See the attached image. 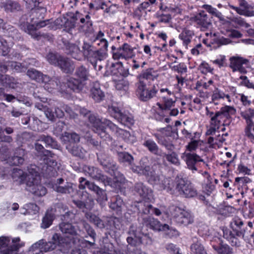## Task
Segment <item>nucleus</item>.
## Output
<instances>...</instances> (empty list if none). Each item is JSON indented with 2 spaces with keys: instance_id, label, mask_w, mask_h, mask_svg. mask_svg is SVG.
I'll return each instance as SVG.
<instances>
[{
  "instance_id": "nucleus-1",
  "label": "nucleus",
  "mask_w": 254,
  "mask_h": 254,
  "mask_svg": "<svg viewBox=\"0 0 254 254\" xmlns=\"http://www.w3.org/2000/svg\"><path fill=\"white\" fill-rule=\"evenodd\" d=\"M72 243L65 241L60 234L55 233L50 241L47 242L41 239L33 244L29 249V252L31 254H43V252H47L56 249L57 246L59 251L63 253H67L72 247Z\"/></svg>"
},
{
  "instance_id": "nucleus-2",
  "label": "nucleus",
  "mask_w": 254,
  "mask_h": 254,
  "mask_svg": "<svg viewBox=\"0 0 254 254\" xmlns=\"http://www.w3.org/2000/svg\"><path fill=\"white\" fill-rule=\"evenodd\" d=\"M235 109L229 106L222 107L220 111L215 113V116L212 117L210 121L209 128L206 131V134L213 135L218 129L223 119L229 120L231 116L236 113Z\"/></svg>"
},
{
  "instance_id": "nucleus-3",
  "label": "nucleus",
  "mask_w": 254,
  "mask_h": 254,
  "mask_svg": "<svg viewBox=\"0 0 254 254\" xmlns=\"http://www.w3.org/2000/svg\"><path fill=\"white\" fill-rule=\"evenodd\" d=\"M45 153L39 167L42 173L46 177H55L57 173V156L50 151L45 150Z\"/></svg>"
},
{
  "instance_id": "nucleus-4",
  "label": "nucleus",
  "mask_w": 254,
  "mask_h": 254,
  "mask_svg": "<svg viewBox=\"0 0 254 254\" xmlns=\"http://www.w3.org/2000/svg\"><path fill=\"white\" fill-rule=\"evenodd\" d=\"M174 190L185 197H193L197 195V192L192 184L186 178L177 176L175 180Z\"/></svg>"
},
{
  "instance_id": "nucleus-5",
  "label": "nucleus",
  "mask_w": 254,
  "mask_h": 254,
  "mask_svg": "<svg viewBox=\"0 0 254 254\" xmlns=\"http://www.w3.org/2000/svg\"><path fill=\"white\" fill-rule=\"evenodd\" d=\"M24 245L17 237L11 241L8 237H0V254H16L18 250Z\"/></svg>"
},
{
  "instance_id": "nucleus-6",
  "label": "nucleus",
  "mask_w": 254,
  "mask_h": 254,
  "mask_svg": "<svg viewBox=\"0 0 254 254\" xmlns=\"http://www.w3.org/2000/svg\"><path fill=\"white\" fill-rule=\"evenodd\" d=\"M128 235H129L128 236V244L134 246L141 244L150 245L152 243V238L148 234L141 233L139 230H137L136 227L133 225L130 226Z\"/></svg>"
},
{
  "instance_id": "nucleus-7",
  "label": "nucleus",
  "mask_w": 254,
  "mask_h": 254,
  "mask_svg": "<svg viewBox=\"0 0 254 254\" xmlns=\"http://www.w3.org/2000/svg\"><path fill=\"white\" fill-rule=\"evenodd\" d=\"M158 91L157 85H153L150 87H147L146 81L140 80L138 83L136 93L141 101L146 102L155 96Z\"/></svg>"
},
{
  "instance_id": "nucleus-8",
  "label": "nucleus",
  "mask_w": 254,
  "mask_h": 254,
  "mask_svg": "<svg viewBox=\"0 0 254 254\" xmlns=\"http://www.w3.org/2000/svg\"><path fill=\"white\" fill-rule=\"evenodd\" d=\"M72 18L79 20L78 23L79 30L85 34H90L93 32V22L89 14L83 15L78 11H76L72 15Z\"/></svg>"
},
{
  "instance_id": "nucleus-9",
  "label": "nucleus",
  "mask_w": 254,
  "mask_h": 254,
  "mask_svg": "<svg viewBox=\"0 0 254 254\" xmlns=\"http://www.w3.org/2000/svg\"><path fill=\"white\" fill-rule=\"evenodd\" d=\"M171 211L175 221L181 225L187 226L193 221L190 213L180 207L173 206L171 208Z\"/></svg>"
},
{
  "instance_id": "nucleus-10",
  "label": "nucleus",
  "mask_w": 254,
  "mask_h": 254,
  "mask_svg": "<svg viewBox=\"0 0 254 254\" xmlns=\"http://www.w3.org/2000/svg\"><path fill=\"white\" fill-rule=\"evenodd\" d=\"M151 183L159 190H166L167 192L173 193L174 191V181L170 178H165L163 176H157L156 178L151 179Z\"/></svg>"
},
{
  "instance_id": "nucleus-11",
  "label": "nucleus",
  "mask_w": 254,
  "mask_h": 254,
  "mask_svg": "<svg viewBox=\"0 0 254 254\" xmlns=\"http://www.w3.org/2000/svg\"><path fill=\"white\" fill-rule=\"evenodd\" d=\"M84 174L92 179L102 182L105 186L109 185L110 179L104 175L99 168L92 166L84 165L83 167Z\"/></svg>"
},
{
  "instance_id": "nucleus-12",
  "label": "nucleus",
  "mask_w": 254,
  "mask_h": 254,
  "mask_svg": "<svg viewBox=\"0 0 254 254\" xmlns=\"http://www.w3.org/2000/svg\"><path fill=\"white\" fill-rule=\"evenodd\" d=\"M138 221L143 225L156 231H165L169 230V226L167 224L162 225L157 219L150 216H141L138 218Z\"/></svg>"
},
{
  "instance_id": "nucleus-13",
  "label": "nucleus",
  "mask_w": 254,
  "mask_h": 254,
  "mask_svg": "<svg viewBox=\"0 0 254 254\" xmlns=\"http://www.w3.org/2000/svg\"><path fill=\"white\" fill-rule=\"evenodd\" d=\"M26 189L38 196L45 195L47 193L46 188L40 184L38 181L33 176H29L28 181L26 182Z\"/></svg>"
},
{
  "instance_id": "nucleus-14",
  "label": "nucleus",
  "mask_w": 254,
  "mask_h": 254,
  "mask_svg": "<svg viewBox=\"0 0 254 254\" xmlns=\"http://www.w3.org/2000/svg\"><path fill=\"white\" fill-rule=\"evenodd\" d=\"M41 83L43 84L45 89L49 92H52L54 89H57L62 92L66 91L64 85L61 84L60 80L57 77L50 78L48 75H45Z\"/></svg>"
},
{
  "instance_id": "nucleus-15",
  "label": "nucleus",
  "mask_w": 254,
  "mask_h": 254,
  "mask_svg": "<svg viewBox=\"0 0 254 254\" xmlns=\"http://www.w3.org/2000/svg\"><path fill=\"white\" fill-rule=\"evenodd\" d=\"M112 67H115L118 70V72L121 75V79L116 82V88L119 90H124L125 92L127 81L126 80L127 71L123 66V62H118L112 64Z\"/></svg>"
},
{
  "instance_id": "nucleus-16",
  "label": "nucleus",
  "mask_w": 254,
  "mask_h": 254,
  "mask_svg": "<svg viewBox=\"0 0 254 254\" xmlns=\"http://www.w3.org/2000/svg\"><path fill=\"white\" fill-rule=\"evenodd\" d=\"M89 122L91 124L92 129L94 132L98 134L101 138L106 140L109 135L106 133V128L102 125V122L100 118H96L93 116L89 118Z\"/></svg>"
},
{
  "instance_id": "nucleus-17",
  "label": "nucleus",
  "mask_w": 254,
  "mask_h": 254,
  "mask_svg": "<svg viewBox=\"0 0 254 254\" xmlns=\"http://www.w3.org/2000/svg\"><path fill=\"white\" fill-rule=\"evenodd\" d=\"M64 85L66 91L64 92H68L69 90H72L75 92H79L82 90L84 87V83L81 80L76 79L73 77H67L65 83H63Z\"/></svg>"
},
{
  "instance_id": "nucleus-18",
  "label": "nucleus",
  "mask_w": 254,
  "mask_h": 254,
  "mask_svg": "<svg viewBox=\"0 0 254 254\" xmlns=\"http://www.w3.org/2000/svg\"><path fill=\"white\" fill-rule=\"evenodd\" d=\"M184 157L188 168L192 173L197 170V167L199 162H204L203 160L195 153H185Z\"/></svg>"
},
{
  "instance_id": "nucleus-19",
  "label": "nucleus",
  "mask_w": 254,
  "mask_h": 254,
  "mask_svg": "<svg viewBox=\"0 0 254 254\" xmlns=\"http://www.w3.org/2000/svg\"><path fill=\"white\" fill-rule=\"evenodd\" d=\"M230 67L233 72L239 71L241 73H245L246 69L243 67V64H246L248 63V60L238 56L232 57L229 59Z\"/></svg>"
},
{
  "instance_id": "nucleus-20",
  "label": "nucleus",
  "mask_w": 254,
  "mask_h": 254,
  "mask_svg": "<svg viewBox=\"0 0 254 254\" xmlns=\"http://www.w3.org/2000/svg\"><path fill=\"white\" fill-rule=\"evenodd\" d=\"M75 185L72 183L66 182L62 186L55 185L53 186L54 190L57 192L63 194H68L72 197L76 193V189Z\"/></svg>"
},
{
  "instance_id": "nucleus-21",
  "label": "nucleus",
  "mask_w": 254,
  "mask_h": 254,
  "mask_svg": "<svg viewBox=\"0 0 254 254\" xmlns=\"http://www.w3.org/2000/svg\"><path fill=\"white\" fill-rule=\"evenodd\" d=\"M57 66L66 73H72L75 67L73 62L70 59L63 56L59 59V63Z\"/></svg>"
},
{
  "instance_id": "nucleus-22",
  "label": "nucleus",
  "mask_w": 254,
  "mask_h": 254,
  "mask_svg": "<svg viewBox=\"0 0 254 254\" xmlns=\"http://www.w3.org/2000/svg\"><path fill=\"white\" fill-rule=\"evenodd\" d=\"M134 190L143 198L148 200H151L153 198L152 190L144 186L142 183H136L134 187Z\"/></svg>"
},
{
  "instance_id": "nucleus-23",
  "label": "nucleus",
  "mask_w": 254,
  "mask_h": 254,
  "mask_svg": "<svg viewBox=\"0 0 254 254\" xmlns=\"http://www.w3.org/2000/svg\"><path fill=\"white\" fill-rule=\"evenodd\" d=\"M64 49L67 54L71 55L75 59L80 60L82 58V52L76 44L66 42L64 44Z\"/></svg>"
},
{
  "instance_id": "nucleus-24",
  "label": "nucleus",
  "mask_w": 254,
  "mask_h": 254,
  "mask_svg": "<svg viewBox=\"0 0 254 254\" xmlns=\"http://www.w3.org/2000/svg\"><path fill=\"white\" fill-rule=\"evenodd\" d=\"M108 112L111 116L118 120L121 124L126 126L127 124V117L124 115L120 109L115 105H111L108 107Z\"/></svg>"
},
{
  "instance_id": "nucleus-25",
  "label": "nucleus",
  "mask_w": 254,
  "mask_h": 254,
  "mask_svg": "<svg viewBox=\"0 0 254 254\" xmlns=\"http://www.w3.org/2000/svg\"><path fill=\"white\" fill-rule=\"evenodd\" d=\"M194 21L204 29L208 28L212 25L211 20L204 11H200L194 17Z\"/></svg>"
},
{
  "instance_id": "nucleus-26",
  "label": "nucleus",
  "mask_w": 254,
  "mask_h": 254,
  "mask_svg": "<svg viewBox=\"0 0 254 254\" xmlns=\"http://www.w3.org/2000/svg\"><path fill=\"white\" fill-rule=\"evenodd\" d=\"M74 223L75 224L82 225L88 235L93 239V242L87 241V242L89 243L90 246H94L95 245L96 233L91 226L85 220L80 218L77 220V221H74Z\"/></svg>"
},
{
  "instance_id": "nucleus-27",
  "label": "nucleus",
  "mask_w": 254,
  "mask_h": 254,
  "mask_svg": "<svg viewBox=\"0 0 254 254\" xmlns=\"http://www.w3.org/2000/svg\"><path fill=\"white\" fill-rule=\"evenodd\" d=\"M11 176L14 181L21 184L24 183L26 184V182L28 181V177L33 176V175H27L23 170L14 168L13 170Z\"/></svg>"
},
{
  "instance_id": "nucleus-28",
  "label": "nucleus",
  "mask_w": 254,
  "mask_h": 254,
  "mask_svg": "<svg viewBox=\"0 0 254 254\" xmlns=\"http://www.w3.org/2000/svg\"><path fill=\"white\" fill-rule=\"evenodd\" d=\"M143 145L151 153L159 156H162L163 152L159 148L156 143L151 139H147L144 140Z\"/></svg>"
},
{
  "instance_id": "nucleus-29",
  "label": "nucleus",
  "mask_w": 254,
  "mask_h": 254,
  "mask_svg": "<svg viewBox=\"0 0 254 254\" xmlns=\"http://www.w3.org/2000/svg\"><path fill=\"white\" fill-rule=\"evenodd\" d=\"M59 228L67 237L73 238L77 235L76 229L71 223L62 222L59 224Z\"/></svg>"
},
{
  "instance_id": "nucleus-30",
  "label": "nucleus",
  "mask_w": 254,
  "mask_h": 254,
  "mask_svg": "<svg viewBox=\"0 0 254 254\" xmlns=\"http://www.w3.org/2000/svg\"><path fill=\"white\" fill-rule=\"evenodd\" d=\"M190 254H207L201 241L196 238L192 239V243L190 246Z\"/></svg>"
},
{
  "instance_id": "nucleus-31",
  "label": "nucleus",
  "mask_w": 254,
  "mask_h": 254,
  "mask_svg": "<svg viewBox=\"0 0 254 254\" xmlns=\"http://www.w3.org/2000/svg\"><path fill=\"white\" fill-rule=\"evenodd\" d=\"M0 6L3 7L7 12H15L20 11L21 9L20 4L12 0H5L4 2L0 3Z\"/></svg>"
},
{
  "instance_id": "nucleus-32",
  "label": "nucleus",
  "mask_w": 254,
  "mask_h": 254,
  "mask_svg": "<svg viewBox=\"0 0 254 254\" xmlns=\"http://www.w3.org/2000/svg\"><path fill=\"white\" fill-rule=\"evenodd\" d=\"M79 185L78 187L80 190H84L87 188L89 190L95 193L100 189V187L97 186L94 183L91 182L84 178H80L79 179Z\"/></svg>"
},
{
  "instance_id": "nucleus-33",
  "label": "nucleus",
  "mask_w": 254,
  "mask_h": 254,
  "mask_svg": "<svg viewBox=\"0 0 254 254\" xmlns=\"http://www.w3.org/2000/svg\"><path fill=\"white\" fill-rule=\"evenodd\" d=\"M76 21L72 18V16L71 19H68L65 17L58 18L55 21V23L61 27H64L67 29L68 32H69L70 30L75 27Z\"/></svg>"
},
{
  "instance_id": "nucleus-34",
  "label": "nucleus",
  "mask_w": 254,
  "mask_h": 254,
  "mask_svg": "<svg viewBox=\"0 0 254 254\" xmlns=\"http://www.w3.org/2000/svg\"><path fill=\"white\" fill-rule=\"evenodd\" d=\"M90 96L97 102H99L103 99L104 94L101 90L98 83H94L90 90Z\"/></svg>"
},
{
  "instance_id": "nucleus-35",
  "label": "nucleus",
  "mask_w": 254,
  "mask_h": 254,
  "mask_svg": "<svg viewBox=\"0 0 254 254\" xmlns=\"http://www.w3.org/2000/svg\"><path fill=\"white\" fill-rule=\"evenodd\" d=\"M73 203L79 208L82 210L83 212H87L91 210L94 206V201L93 199H90L88 201L84 202L79 200H73Z\"/></svg>"
},
{
  "instance_id": "nucleus-36",
  "label": "nucleus",
  "mask_w": 254,
  "mask_h": 254,
  "mask_svg": "<svg viewBox=\"0 0 254 254\" xmlns=\"http://www.w3.org/2000/svg\"><path fill=\"white\" fill-rule=\"evenodd\" d=\"M66 148L73 155L80 158H83L86 152L81 146L75 144L72 146L71 145L66 146Z\"/></svg>"
},
{
  "instance_id": "nucleus-37",
  "label": "nucleus",
  "mask_w": 254,
  "mask_h": 254,
  "mask_svg": "<svg viewBox=\"0 0 254 254\" xmlns=\"http://www.w3.org/2000/svg\"><path fill=\"white\" fill-rule=\"evenodd\" d=\"M0 83L6 87L14 88L17 83L15 79L6 74H0Z\"/></svg>"
},
{
  "instance_id": "nucleus-38",
  "label": "nucleus",
  "mask_w": 254,
  "mask_h": 254,
  "mask_svg": "<svg viewBox=\"0 0 254 254\" xmlns=\"http://www.w3.org/2000/svg\"><path fill=\"white\" fill-rule=\"evenodd\" d=\"M85 217L91 222L93 223L97 227L103 229L105 227L103 221L95 214L91 212H86Z\"/></svg>"
},
{
  "instance_id": "nucleus-39",
  "label": "nucleus",
  "mask_w": 254,
  "mask_h": 254,
  "mask_svg": "<svg viewBox=\"0 0 254 254\" xmlns=\"http://www.w3.org/2000/svg\"><path fill=\"white\" fill-rule=\"evenodd\" d=\"M104 37V33L100 31L96 36L94 41V44L98 45L100 47L99 48L107 51L108 42Z\"/></svg>"
},
{
  "instance_id": "nucleus-40",
  "label": "nucleus",
  "mask_w": 254,
  "mask_h": 254,
  "mask_svg": "<svg viewBox=\"0 0 254 254\" xmlns=\"http://www.w3.org/2000/svg\"><path fill=\"white\" fill-rule=\"evenodd\" d=\"M111 201L110 207L117 211H121L122 207L125 205L123 199L119 195L113 196Z\"/></svg>"
},
{
  "instance_id": "nucleus-41",
  "label": "nucleus",
  "mask_w": 254,
  "mask_h": 254,
  "mask_svg": "<svg viewBox=\"0 0 254 254\" xmlns=\"http://www.w3.org/2000/svg\"><path fill=\"white\" fill-rule=\"evenodd\" d=\"M127 44L125 43L123 47H120L113 53V57L115 60H122L126 61L127 56Z\"/></svg>"
},
{
  "instance_id": "nucleus-42",
  "label": "nucleus",
  "mask_w": 254,
  "mask_h": 254,
  "mask_svg": "<svg viewBox=\"0 0 254 254\" xmlns=\"http://www.w3.org/2000/svg\"><path fill=\"white\" fill-rule=\"evenodd\" d=\"M194 35L193 32L191 30L185 29L179 35V38L183 42V44L186 47L191 42V39Z\"/></svg>"
},
{
  "instance_id": "nucleus-43",
  "label": "nucleus",
  "mask_w": 254,
  "mask_h": 254,
  "mask_svg": "<svg viewBox=\"0 0 254 254\" xmlns=\"http://www.w3.org/2000/svg\"><path fill=\"white\" fill-rule=\"evenodd\" d=\"M54 218V214L47 211L42 219L41 228L42 229L48 228L52 224Z\"/></svg>"
},
{
  "instance_id": "nucleus-44",
  "label": "nucleus",
  "mask_w": 254,
  "mask_h": 254,
  "mask_svg": "<svg viewBox=\"0 0 254 254\" xmlns=\"http://www.w3.org/2000/svg\"><path fill=\"white\" fill-rule=\"evenodd\" d=\"M75 75L78 78V79L84 82L88 79L89 72L85 66L81 65L76 69Z\"/></svg>"
},
{
  "instance_id": "nucleus-45",
  "label": "nucleus",
  "mask_w": 254,
  "mask_h": 254,
  "mask_svg": "<svg viewBox=\"0 0 254 254\" xmlns=\"http://www.w3.org/2000/svg\"><path fill=\"white\" fill-rule=\"evenodd\" d=\"M12 43L7 42L3 38L0 37V53L3 56H7L10 52Z\"/></svg>"
},
{
  "instance_id": "nucleus-46",
  "label": "nucleus",
  "mask_w": 254,
  "mask_h": 254,
  "mask_svg": "<svg viewBox=\"0 0 254 254\" xmlns=\"http://www.w3.org/2000/svg\"><path fill=\"white\" fill-rule=\"evenodd\" d=\"M27 75L32 79L38 82H41L45 75L35 69L31 68L28 70Z\"/></svg>"
},
{
  "instance_id": "nucleus-47",
  "label": "nucleus",
  "mask_w": 254,
  "mask_h": 254,
  "mask_svg": "<svg viewBox=\"0 0 254 254\" xmlns=\"http://www.w3.org/2000/svg\"><path fill=\"white\" fill-rule=\"evenodd\" d=\"M142 167L141 175L146 176L148 178V181L151 183V179L152 178H156L157 175L155 174L152 167L144 165L143 163H142Z\"/></svg>"
},
{
  "instance_id": "nucleus-48",
  "label": "nucleus",
  "mask_w": 254,
  "mask_h": 254,
  "mask_svg": "<svg viewBox=\"0 0 254 254\" xmlns=\"http://www.w3.org/2000/svg\"><path fill=\"white\" fill-rule=\"evenodd\" d=\"M94 47L90 43L84 41L82 46V56H84L86 58H90L94 55Z\"/></svg>"
},
{
  "instance_id": "nucleus-49",
  "label": "nucleus",
  "mask_w": 254,
  "mask_h": 254,
  "mask_svg": "<svg viewBox=\"0 0 254 254\" xmlns=\"http://www.w3.org/2000/svg\"><path fill=\"white\" fill-rule=\"evenodd\" d=\"M95 193L96 194V201L99 203L101 207L104 206L106 202L108 200L106 191L100 188Z\"/></svg>"
},
{
  "instance_id": "nucleus-50",
  "label": "nucleus",
  "mask_w": 254,
  "mask_h": 254,
  "mask_svg": "<svg viewBox=\"0 0 254 254\" xmlns=\"http://www.w3.org/2000/svg\"><path fill=\"white\" fill-rule=\"evenodd\" d=\"M226 97L229 102H230V96L228 94H225L223 92L218 89L213 91L212 95V101L215 105L218 104V101L220 99H223Z\"/></svg>"
},
{
  "instance_id": "nucleus-51",
  "label": "nucleus",
  "mask_w": 254,
  "mask_h": 254,
  "mask_svg": "<svg viewBox=\"0 0 254 254\" xmlns=\"http://www.w3.org/2000/svg\"><path fill=\"white\" fill-rule=\"evenodd\" d=\"M37 141H41L45 144L46 147H55L57 145V143L55 140L49 135L42 134L38 137Z\"/></svg>"
},
{
  "instance_id": "nucleus-52",
  "label": "nucleus",
  "mask_w": 254,
  "mask_h": 254,
  "mask_svg": "<svg viewBox=\"0 0 254 254\" xmlns=\"http://www.w3.org/2000/svg\"><path fill=\"white\" fill-rule=\"evenodd\" d=\"M203 190L207 195H210L214 190L215 187L212 184V178L211 176H207V180L204 182Z\"/></svg>"
},
{
  "instance_id": "nucleus-53",
  "label": "nucleus",
  "mask_w": 254,
  "mask_h": 254,
  "mask_svg": "<svg viewBox=\"0 0 254 254\" xmlns=\"http://www.w3.org/2000/svg\"><path fill=\"white\" fill-rule=\"evenodd\" d=\"M213 249L218 254H233V249L227 245H213Z\"/></svg>"
},
{
  "instance_id": "nucleus-54",
  "label": "nucleus",
  "mask_w": 254,
  "mask_h": 254,
  "mask_svg": "<svg viewBox=\"0 0 254 254\" xmlns=\"http://www.w3.org/2000/svg\"><path fill=\"white\" fill-rule=\"evenodd\" d=\"M234 235L244 237L245 236V233L237 228L233 229V232L227 229L223 230V237L228 240H230V238Z\"/></svg>"
},
{
  "instance_id": "nucleus-55",
  "label": "nucleus",
  "mask_w": 254,
  "mask_h": 254,
  "mask_svg": "<svg viewBox=\"0 0 254 254\" xmlns=\"http://www.w3.org/2000/svg\"><path fill=\"white\" fill-rule=\"evenodd\" d=\"M202 7L212 16L217 17L221 21L224 20V17L221 12L219 11L216 8L208 4H204Z\"/></svg>"
},
{
  "instance_id": "nucleus-56",
  "label": "nucleus",
  "mask_w": 254,
  "mask_h": 254,
  "mask_svg": "<svg viewBox=\"0 0 254 254\" xmlns=\"http://www.w3.org/2000/svg\"><path fill=\"white\" fill-rule=\"evenodd\" d=\"M156 77L155 71L152 68H149L142 73L140 75L139 81L153 80Z\"/></svg>"
},
{
  "instance_id": "nucleus-57",
  "label": "nucleus",
  "mask_w": 254,
  "mask_h": 254,
  "mask_svg": "<svg viewBox=\"0 0 254 254\" xmlns=\"http://www.w3.org/2000/svg\"><path fill=\"white\" fill-rule=\"evenodd\" d=\"M213 43L216 44L218 46L227 45L231 42L229 39L223 36H218V34L216 33L213 34Z\"/></svg>"
},
{
  "instance_id": "nucleus-58",
  "label": "nucleus",
  "mask_w": 254,
  "mask_h": 254,
  "mask_svg": "<svg viewBox=\"0 0 254 254\" xmlns=\"http://www.w3.org/2000/svg\"><path fill=\"white\" fill-rule=\"evenodd\" d=\"M135 207H136V210L139 212L142 211V213L144 214H149L151 213V211H152L153 206L150 204H148L144 208L145 206L144 204V202L142 201H140L137 203Z\"/></svg>"
},
{
  "instance_id": "nucleus-59",
  "label": "nucleus",
  "mask_w": 254,
  "mask_h": 254,
  "mask_svg": "<svg viewBox=\"0 0 254 254\" xmlns=\"http://www.w3.org/2000/svg\"><path fill=\"white\" fill-rule=\"evenodd\" d=\"M233 207L230 206H221L216 210V213L225 217H227L233 212Z\"/></svg>"
},
{
  "instance_id": "nucleus-60",
  "label": "nucleus",
  "mask_w": 254,
  "mask_h": 254,
  "mask_svg": "<svg viewBox=\"0 0 254 254\" xmlns=\"http://www.w3.org/2000/svg\"><path fill=\"white\" fill-rule=\"evenodd\" d=\"M162 157H165L168 162L173 164L176 165H179L180 164L177 154L175 152L173 151L171 153L168 154L163 152V155Z\"/></svg>"
},
{
  "instance_id": "nucleus-61",
  "label": "nucleus",
  "mask_w": 254,
  "mask_h": 254,
  "mask_svg": "<svg viewBox=\"0 0 254 254\" xmlns=\"http://www.w3.org/2000/svg\"><path fill=\"white\" fill-rule=\"evenodd\" d=\"M175 103L176 101L171 99L165 98L163 105L160 103H157V105L162 110H169L175 106Z\"/></svg>"
},
{
  "instance_id": "nucleus-62",
  "label": "nucleus",
  "mask_w": 254,
  "mask_h": 254,
  "mask_svg": "<svg viewBox=\"0 0 254 254\" xmlns=\"http://www.w3.org/2000/svg\"><path fill=\"white\" fill-rule=\"evenodd\" d=\"M63 138L64 141H67L70 143L77 142L79 141L80 140L79 135L74 132H65Z\"/></svg>"
},
{
  "instance_id": "nucleus-63",
  "label": "nucleus",
  "mask_w": 254,
  "mask_h": 254,
  "mask_svg": "<svg viewBox=\"0 0 254 254\" xmlns=\"http://www.w3.org/2000/svg\"><path fill=\"white\" fill-rule=\"evenodd\" d=\"M251 182V180L247 177H237L235 178V184L239 187L241 186L242 187H244L246 190H247L248 189L247 184Z\"/></svg>"
},
{
  "instance_id": "nucleus-64",
  "label": "nucleus",
  "mask_w": 254,
  "mask_h": 254,
  "mask_svg": "<svg viewBox=\"0 0 254 254\" xmlns=\"http://www.w3.org/2000/svg\"><path fill=\"white\" fill-rule=\"evenodd\" d=\"M230 7L235 10L240 15L248 17L254 16V10L242 9L233 5H230Z\"/></svg>"
}]
</instances>
